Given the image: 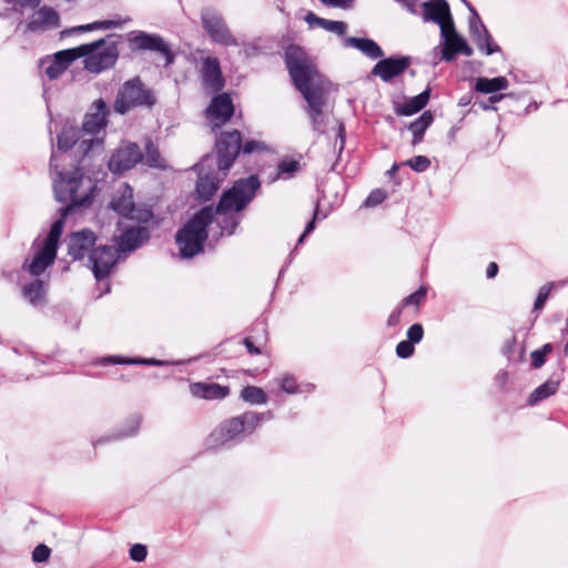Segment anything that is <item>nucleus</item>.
<instances>
[{
  "label": "nucleus",
  "mask_w": 568,
  "mask_h": 568,
  "mask_svg": "<svg viewBox=\"0 0 568 568\" xmlns=\"http://www.w3.org/2000/svg\"><path fill=\"white\" fill-rule=\"evenodd\" d=\"M261 183L256 175L237 180L223 192L215 209L205 206L194 214L175 236L180 255L191 258L203 251L209 226L213 223L220 229L217 235H232L241 222V212L255 197Z\"/></svg>",
  "instance_id": "obj_1"
},
{
  "label": "nucleus",
  "mask_w": 568,
  "mask_h": 568,
  "mask_svg": "<svg viewBox=\"0 0 568 568\" xmlns=\"http://www.w3.org/2000/svg\"><path fill=\"white\" fill-rule=\"evenodd\" d=\"M53 191L55 200L67 205L60 209V217L51 225L40 251L29 264H23V268L33 276L41 275L53 264L65 217L75 210L85 209L92 203L95 184L83 174L81 169L77 168L71 172L57 171V176L53 179Z\"/></svg>",
  "instance_id": "obj_2"
},
{
  "label": "nucleus",
  "mask_w": 568,
  "mask_h": 568,
  "mask_svg": "<svg viewBox=\"0 0 568 568\" xmlns=\"http://www.w3.org/2000/svg\"><path fill=\"white\" fill-rule=\"evenodd\" d=\"M285 64L295 88L306 101L305 111L314 132L324 133L327 125V116L324 112L326 106L324 78L318 73L304 49L296 44L286 48Z\"/></svg>",
  "instance_id": "obj_3"
},
{
  "label": "nucleus",
  "mask_w": 568,
  "mask_h": 568,
  "mask_svg": "<svg viewBox=\"0 0 568 568\" xmlns=\"http://www.w3.org/2000/svg\"><path fill=\"white\" fill-rule=\"evenodd\" d=\"M254 422L255 416L246 413L224 420L207 437V446L216 449L242 442L253 434Z\"/></svg>",
  "instance_id": "obj_4"
},
{
  "label": "nucleus",
  "mask_w": 568,
  "mask_h": 568,
  "mask_svg": "<svg viewBox=\"0 0 568 568\" xmlns=\"http://www.w3.org/2000/svg\"><path fill=\"white\" fill-rule=\"evenodd\" d=\"M108 114V105L102 99L97 100L85 114L81 128L83 139L79 145V151L83 155L102 150L103 142L101 139L97 138V135L104 130Z\"/></svg>",
  "instance_id": "obj_5"
},
{
  "label": "nucleus",
  "mask_w": 568,
  "mask_h": 568,
  "mask_svg": "<svg viewBox=\"0 0 568 568\" xmlns=\"http://www.w3.org/2000/svg\"><path fill=\"white\" fill-rule=\"evenodd\" d=\"M80 50L83 52L84 69L91 73L112 68L119 58L116 43L104 39L81 44Z\"/></svg>",
  "instance_id": "obj_6"
},
{
  "label": "nucleus",
  "mask_w": 568,
  "mask_h": 568,
  "mask_svg": "<svg viewBox=\"0 0 568 568\" xmlns=\"http://www.w3.org/2000/svg\"><path fill=\"white\" fill-rule=\"evenodd\" d=\"M155 103L153 92L145 88L139 78L131 79L120 88L115 101L114 111L125 114L138 106L151 108Z\"/></svg>",
  "instance_id": "obj_7"
},
{
  "label": "nucleus",
  "mask_w": 568,
  "mask_h": 568,
  "mask_svg": "<svg viewBox=\"0 0 568 568\" xmlns=\"http://www.w3.org/2000/svg\"><path fill=\"white\" fill-rule=\"evenodd\" d=\"M111 207L118 212L124 221L146 223L153 217L152 211L145 205H135L133 201V189L123 184L113 195Z\"/></svg>",
  "instance_id": "obj_8"
},
{
  "label": "nucleus",
  "mask_w": 568,
  "mask_h": 568,
  "mask_svg": "<svg viewBox=\"0 0 568 568\" xmlns=\"http://www.w3.org/2000/svg\"><path fill=\"white\" fill-rule=\"evenodd\" d=\"M201 21L210 39L225 47H237L239 41L231 32L223 16L213 8H204L201 12Z\"/></svg>",
  "instance_id": "obj_9"
},
{
  "label": "nucleus",
  "mask_w": 568,
  "mask_h": 568,
  "mask_svg": "<svg viewBox=\"0 0 568 568\" xmlns=\"http://www.w3.org/2000/svg\"><path fill=\"white\" fill-rule=\"evenodd\" d=\"M128 42L133 51H151L160 53L165 59V64L171 65L174 62V54L171 45L156 33L145 31H132L128 34Z\"/></svg>",
  "instance_id": "obj_10"
},
{
  "label": "nucleus",
  "mask_w": 568,
  "mask_h": 568,
  "mask_svg": "<svg viewBox=\"0 0 568 568\" xmlns=\"http://www.w3.org/2000/svg\"><path fill=\"white\" fill-rule=\"evenodd\" d=\"M241 133L237 130L225 132L216 141L217 168L223 176H226L235 158L241 151Z\"/></svg>",
  "instance_id": "obj_11"
},
{
  "label": "nucleus",
  "mask_w": 568,
  "mask_h": 568,
  "mask_svg": "<svg viewBox=\"0 0 568 568\" xmlns=\"http://www.w3.org/2000/svg\"><path fill=\"white\" fill-rule=\"evenodd\" d=\"M142 160L143 154L139 145L128 142L112 153L108 165L112 173L121 174L133 169Z\"/></svg>",
  "instance_id": "obj_12"
},
{
  "label": "nucleus",
  "mask_w": 568,
  "mask_h": 568,
  "mask_svg": "<svg viewBox=\"0 0 568 568\" xmlns=\"http://www.w3.org/2000/svg\"><path fill=\"white\" fill-rule=\"evenodd\" d=\"M119 250L112 245H99L90 254L92 272L98 281L109 276L111 268L115 265Z\"/></svg>",
  "instance_id": "obj_13"
},
{
  "label": "nucleus",
  "mask_w": 568,
  "mask_h": 568,
  "mask_svg": "<svg viewBox=\"0 0 568 568\" xmlns=\"http://www.w3.org/2000/svg\"><path fill=\"white\" fill-rule=\"evenodd\" d=\"M422 19L424 22H434L439 26L443 33L446 27L454 22L449 4L446 0H429L422 3Z\"/></svg>",
  "instance_id": "obj_14"
},
{
  "label": "nucleus",
  "mask_w": 568,
  "mask_h": 568,
  "mask_svg": "<svg viewBox=\"0 0 568 568\" xmlns=\"http://www.w3.org/2000/svg\"><path fill=\"white\" fill-rule=\"evenodd\" d=\"M213 158L205 156L197 165L199 180L196 182V192L199 197L206 201L217 191L220 182L223 180L222 173L217 170L216 174L204 173L205 168H210Z\"/></svg>",
  "instance_id": "obj_15"
},
{
  "label": "nucleus",
  "mask_w": 568,
  "mask_h": 568,
  "mask_svg": "<svg viewBox=\"0 0 568 568\" xmlns=\"http://www.w3.org/2000/svg\"><path fill=\"white\" fill-rule=\"evenodd\" d=\"M130 221H121L119 226L123 233L118 240V250L120 252H131L136 250L143 242L149 240V230L145 226H135L129 224Z\"/></svg>",
  "instance_id": "obj_16"
},
{
  "label": "nucleus",
  "mask_w": 568,
  "mask_h": 568,
  "mask_svg": "<svg viewBox=\"0 0 568 568\" xmlns=\"http://www.w3.org/2000/svg\"><path fill=\"white\" fill-rule=\"evenodd\" d=\"M97 236L88 230H81L70 235L68 242V254L73 260H82L85 256L90 257L91 252L95 248Z\"/></svg>",
  "instance_id": "obj_17"
},
{
  "label": "nucleus",
  "mask_w": 568,
  "mask_h": 568,
  "mask_svg": "<svg viewBox=\"0 0 568 568\" xmlns=\"http://www.w3.org/2000/svg\"><path fill=\"white\" fill-rule=\"evenodd\" d=\"M233 113L234 105L227 93L214 97L206 109V116L214 128L225 124Z\"/></svg>",
  "instance_id": "obj_18"
},
{
  "label": "nucleus",
  "mask_w": 568,
  "mask_h": 568,
  "mask_svg": "<svg viewBox=\"0 0 568 568\" xmlns=\"http://www.w3.org/2000/svg\"><path fill=\"white\" fill-rule=\"evenodd\" d=\"M473 16L469 19L470 36L480 51L487 55L499 52L500 48L493 44V39L474 8H470Z\"/></svg>",
  "instance_id": "obj_19"
},
{
  "label": "nucleus",
  "mask_w": 568,
  "mask_h": 568,
  "mask_svg": "<svg viewBox=\"0 0 568 568\" xmlns=\"http://www.w3.org/2000/svg\"><path fill=\"white\" fill-rule=\"evenodd\" d=\"M409 58H387L378 61L372 69V74L379 77L384 82H389L400 75L409 65Z\"/></svg>",
  "instance_id": "obj_20"
},
{
  "label": "nucleus",
  "mask_w": 568,
  "mask_h": 568,
  "mask_svg": "<svg viewBox=\"0 0 568 568\" xmlns=\"http://www.w3.org/2000/svg\"><path fill=\"white\" fill-rule=\"evenodd\" d=\"M201 78L204 88L210 92H217L224 87L220 63L216 58L207 57L203 61Z\"/></svg>",
  "instance_id": "obj_21"
},
{
  "label": "nucleus",
  "mask_w": 568,
  "mask_h": 568,
  "mask_svg": "<svg viewBox=\"0 0 568 568\" xmlns=\"http://www.w3.org/2000/svg\"><path fill=\"white\" fill-rule=\"evenodd\" d=\"M59 24V14L48 7H42L30 17L26 30L30 32L44 31L53 29Z\"/></svg>",
  "instance_id": "obj_22"
},
{
  "label": "nucleus",
  "mask_w": 568,
  "mask_h": 568,
  "mask_svg": "<svg viewBox=\"0 0 568 568\" xmlns=\"http://www.w3.org/2000/svg\"><path fill=\"white\" fill-rule=\"evenodd\" d=\"M440 37L443 39L442 58L445 61H452L459 53L465 39L457 33L454 22L446 27L445 33L440 31Z\"/></svg>",
  "instance_id": "obj_23"
},
{
  "label": "nucleus",
  "mask_w": 568,
  "mask_h": 568,
  "mask_svg": "<svg viewBox=\"0 0 568 568\" xmlns=\"http://www.w3.org/2000/svg\"><path fill=\"white\" fill-rule=\"evenodd\" d=\"M190 392L194 397L212 400L225 398L230 388L216 383L197 382L190 385Z\"/></svg>",
  "instance_id": "obj_24"
},
{
  "label": "nucleus",
  "mask_w": 568,
  "mask_h": 568,
  "mask_svg": "<svg viewBox=\"0 0 568 568\" xmlns=\"http://www.w3.org/2000/svg\"><path fill=\"white\" fill-rule=\"evenodd\" d=\"M344 47H351L359 50L369 59L376 60L384 57L382 48L372 39L347 37L343 40Z\"/></svg>",
  "instance_id": "obj_25"
},
{
  "label": "nucleus",
  "mask_w": 568,
  "mask_h": 568,
  "mask_svg": "<svg viewBox=\"0 0 568 568\" xmlns=\"http://www.w3.org/2000/svg\"><path fill=\"white\" fill-rule=\"evenodd\" d=\"M430 90L427 89L422 93L407 99L402 105L396 106L395 112L398 115H413L419 112L428 102Z\"/></svg>",
  "instance_id": "obj_26"
},
{
  "label": "nucleus",
  "mask_w": 568,
  "mask_h": 568,
  "mask_svg": "<svg viewBox=\"0 0 568 568\" xmlns=\"http://www.w3.org/2000/svg\"><path fill=\"white\" fill-rule=\"evenodd\" d=\"M47 285L41 280H34L22 287V295L33 306H39L45 302Z\"/></svg>",
  "instance_id": "obj_27"
},
{
  "label": "nucleus",
  "mask_w": 568,
  "mask_h": 568,
  "mask_svg": "<svg viewBox=\"0 0 568 568\" xmlns=\"http://www.w3.org/2000/svg\"><path fill=\"white\" fill-rule=\"evenodd\" d=\"M83 139V133L78 128H74L72 125L64 126L61 131V133L58 136V150L59 151H68L73 145L78 143V146L80 145V142Z\"/></svg>",
  "instance_id": "obj_28"
},
{
  "label": "nucleus",
  "mask_w": 568,
  "mask_h": 568,
  "mask_svg": "<svg viewBox=\"0 0 568 568\" xmlns=\"http://www.w3.org/2000/svg\"><path fill=\"white\" fill-rule=\"evenodd\" d=\"M101 364H130V365H150V366H165L169 362L155 358H141V357H121V356H106L100 361Z\"/></svg>",
  "instance_id": "obj_29"
},
{
  "label": "nucleus",
  "mask_w": 568,
  "mask_h": 568,
  "mask_svg": "<svg viewBox=\"0 0 568 568\" xmlns=\"http://www.w3.org/2000/svg\"><path fill=\"white\" fill-rule=\"evenodd\" d=\"M434 116L430 111H425L418 119L409 124V131L413 134V145L422 142L425 131L433 123Z\"/></svg>",
  "instance_id": "obj_30"
},
{
  "label": "nucleus",
  "mask_w": 568,
  "mask_h": 568,
  "mask_svg": "<svg viewBox=\"0 0 568 568\" xmlns=\"http://www.w3.org/2000/svg\"><path fill=\"white\" fill-rule=\"evenodd\" d=\"M508 88V80L504 77H497L493 79L478 78L475 84V89L481 93H495L500 90Z\"/></svg>",
  "instance_id": "obj_31"
},
{
  "label": "nucleus",
  "mask_w": 568,
  "mask_h": 568,
  "mask_svg": "<svg viewBox=\"0 0 568 568\" xmlns=\"http://www.w3.org/2000/svg\"><path fill=\"white\" fill-rule=\"evenodd\" d=\"M559 388V382L557 381H547L540 386H538L528 397V404L535 405L540 400L548 398L549 396L556 394Z\"/></svg>",
  "instance_id": "obj_32"
},
{
  "label": "nucleus",
  "mask_w": 568,
  "mask_h": 568,
  "mask_svg": "<svg viewBox=\"0 0 568 568\" xmlns=\"http://www.w3.org/2000/svg\"><path fill=\"white\" fill-rule=\"evenodd\" d=\"M241 398L252 405H263L267 403L265 392L257 386H245L241 392Z\"/></svg>",
  "instance_id": "obj_33"
},
{
  "label": "nucleus",
  "mask_w": 568,
  "mask_h": 568,
  "mask_svg": "<svg viewBox=\"0 0 568 568\" xmlns=\"http://www.w3.org/2000/svg\"><path fill=\"white\" fill-rule=\"evenodd\" d=\"M143 159L145 164L151 168L162 169L165 166L164 159L161 156L158 148L150 140L145 143V153Z\"/></svg>",
  "instance_id": "obj_34"
},
{
  "label": "nucleus",
  "mask_w": 568,
  "mask_h": 568,
  "mask_svg": "<svg viewBox=\"0 0 568 568\" xmlns=\"http://www.w3.org/2000/svg\"><path fill=\"white\" fill-rule=\"evenodd\" d=\"M300 162L293 159H284L277 164V172L273 180L276 179H291L298 170Z\"/></svg>",
  "instance_id": "obj_35"
},
{
  "label": "nucleus",
  "mask_w": 568,
  "mask_h": 568,
  "mask_svg": "<svg viewBox=\"0 0 568 568\" xmlns=\"http://www.w3.org/2000/svg\"><path fill=\"white\" fill-rule=\"evenodd\" d=\"M128 21H130L129 18H126L124 20L118 19V20L95 21L93 23L75 27V28L72 29V31H91V30H97V29L119 28V27H121L123 23H125Z\"/></svg>",
  "instance_id": "obj_36"
},
{
  "label": "nucleus",
  "mask_w": 568,
  "mask_h": 568,
  "mask_svg": "<svg viewBox=\"0 0 568 568\" xmlns=\"http://www.w3.org/2000/svg\"><path fill=\"white\" fill-rule=\"evenodd\" d=\"M82 54H83V52L80 50V45H79V47H75L72 49L59 51L54 54L53 58H54V60L60 62L62 65H64L65 69H68L69 65L71 64V62H73L78 58H82Z\"/></svg>",
  "instance_id": "obj_37"
},
{
  "label": "nucleus",
  "mask_w": 568,
  "mask_h": 568,
  "mask_svg": "<svg viewBox=\"0 0 568 568\" xmlns=\"http://www.w3.org/2000/svg\"><path fill=\"white\" fill-rule=\"evenodd\" d=\"M409 166L415 172H425L430 166V160L424 155H416L403 163Z\"/></svg>",
  "instance_id": "obj_38"
},
{
  "label": "nucleus",
  "mask_w": 568,
  "mask_h": 568,
  "mask_svg": "<svg viewBox=\"0 0 568 568\" xmlns=\"http://www.w3.org/2000/svg\"><path fill=\"white\" fill-rule=\"evenodd\" d=\"M45 63H48V65L44 68V73L51 80L59 78L67 70L65 67L54 60V58L52 60L42 62L43 65Z\"/></svg>",
  "instance_id": "obj_39"
},
{
  "label": "nucleus",
  "mask_w": 568,
  "mask_h": 568,
  "mask_svg": "<svg viewBox=\"0 0 568 568\" xmlns=\"http://www.w3.org/2000/svg\"><path fill=\"white\" fill-rule=\"evenodd\" d=\"M275 382L280 385L281 389L287 394H296L298 392L297 383L291 375L278 377Z\"/></svg>",
  "instance_id": "obj_40"
},
{
  "label": "nucleus",
  "mask_w": 568,
  "mask_h": 568,
  "mask_svg": "<svg viewBox=\"0 0 568 568\" xmlns=\"http://www.w3.org/2000/svg\"><path fill=\"white\" fill-rule=\"evenodd\" d=\"M51 549L44 545H38L32 551V560L34 562H47L50 558Z\"/></svg>",
  "instance_id": "obj_41"
},
{
  "label": "nucleus",
  "mask_w": 568,
  "mask_h": 568,
  "mask_svg": "<svg viewBox=\"0 0 568 568\" xmlns=\"http://www.w3.org/2000/svg\"><path fill=\"white\" fill-rule=\"evenodd\" d=\"M385 199H386L385 191H383L381 189H375L366 197L364 205L366 207H374V206L381 204Z\"/></svg>",
  "instance_id": "obj_42"
},
{
  "label": "nucleus",
  "mask_w": 568,
  "mask_h": 568,
  "mask_svg": "<svg viewBox=\"0 0 568 568\" xmlns=\"http://www.w3.org/2000/svg\"><path fill=\"white\" fill-rule=\"evenodd\" d=\"M551 288H552V283L546 284L540 287L537 298L534 304L535 311H539L544 307V305H545L546 301L548 300V296L551 292Z\"/></svg>",
  "instance_id": "obj_43"
},
{
  "label": "nucleus",
  "mask_w": 568,
  "mask_h": 568,
  "mask_svg": "<svg viewBox=\"0 0 568 568\" xmlns=\"http://www.w3.org/2000/svg\"><path fill=\"white\" fill-rule=\"evenodd\" d=\"M325 26H324V30L328 31V32H333V33H336L338 36H343L345 34L346 30H347V24L343 21H334V20H327L326 19V22H324Z\"/></svg>",
  "instance_id": "obj_44"
},
{
  "label": "nucleus",
  "mask_w": 568,
  "mask_h": 568,
  "mask_svg": "<svg viewBox=\"0 0 568 568\" xmlns=\"http://www.w3.org/2000/svg\"><path fill=\"white\" fill-rule=\"evenodd\" d=\"M414 344L409 341H402L396 346V355L400 358H408L414 354Z\"/></svg>",
  "instance_id": "obj_45"
},
{
  "label": "nucleus",
  "mask_w": 568,
  "mask_h": 568,
  "mask_svg": "<svg viewBox=\"0 0 568 568\" xmlns=\"http://www.w3.org/2000/svg\"><path fill=\"white\" fill-rule=\"evenodd\" d=\"M148 555L146 547L142 544H135L130 548V558L133 561L142 562L145 560Z\"/></svg>",
  "instance_id": "obj_46"
},
{
  "label": "nucleus",
  "mask_w": 568,
  "mask_h": 568,
  "mask_svg": "<svg viewBox=\"0 0 568 568\" xmlns=\"http://www.w3.org/2000/svg\"><path fill=\"white\" fill-rule=\"evenodd\" d=\"M424 329L420 324H413L407 331V341L417 344L423 339Z\"/></svg>",
  "instance_id": "obj_47"
},
{
  "label": "nucleus",
  "mask_w": 568,
  "mask_h": 568,
  "mask_svg": "<svg viewBox=\"0 0 568 568\" xmlns=\"http://www.w3.org/2000/svg\"><path fill=\"white\" fill-rule=\"evenodd\" d=\"M426 296V290L419 288L415 293L405 297L402 302V307L415 304L418 305Z\"/></svg>",
  "instance_id": "obj_48"
},
{
  "label": "nucleus",
  "mask_w": 568,
  "mask_h": 568,
  "mask_svg": "<svg viewBox=\"0 0 568 568\" xmlns=\"http://www.w3.org/2000/svg\"><path fill=\"white\" fill-rule=\"evenodd\" d=\"M305 22L308 24L311 29L313 28H324L326 19L317 17L314 12L310 11L306 13L304 18Z\"/></svg>",
  "instance_id": "obj_49"
},
{
  "label": "nucleus",
  "mask_w": 568,
  "mask_h": 568,
  "mask_svg": "<svg viewBox=\"0 0 568 568\" xmlns=\"http://www.w3.org/2000/svg\"><path fill=\"white\" fill-rule=\"evenodd\" d=\"M265 149L264 143L251 140L245 142L243 145L241 144V150L245 154H251L253 152L262 151Z\"/></svg>",
  "instance_id": "obj_50"
},
{
  "label": "nucleus",
  "mask_w": 568,
  "mask_h": 568,
  "mask_svg": "<svg viewBox=\"0 0 568 568\" xmlns=\"http://www.w3.org/2000/svg\"><path fill=\"white\" fill-rule=\"evenodd\" d=\"M246 414H252L255 416V422H254V430L257 428V426L260 425L261 422H264V420H271L273 419L274 415L271 410H267V412H264V413H256V412H252V410H248V412H245Z\"/></svg>",
  "instance_id": "obj_51"
},
{
  "label": "nucleus",
  "mask_w": 568,
  "mask_h": 568,
  "mask_svg": "<svg viewBox=\"0 0 568 568\" xmlns=\"http://www.w3.org/2000/svg\"><path fill=\"white\" fill-rule=\"evenodd\" d=\"M530 357L534 368H540L546 362V356L539 349L532 351Z\"/></svg>",
  "instance_id": "obj_52"
},
{
  "label": "nucleus",
  "mask_w": 568,
  "mask_h": 568,
  "mask_svg": "<svg viewBox=\"0 0 568 568\" xmlns=\"http://www.w3.org/2000/svg\"><path fill=\"white\" fill-rule=\"evenodd\" d=\"M323 4L328 7H336L342 9H348L353 6L354 0H320Z\"/></svg>",
  "instance_id": "obj_53"
},
{
  "label": "nucleus",
  "mask_w": 568,
  "mask_h": 568,
  "mask_svg": "<svg viewBox=\"0 0 568 568\" xmlns=\"http://www.w3.org/2000/svg\"><path fill=\"white\" fill-rule=\"evenodd\" d=\"M140 424H141L140 417L135 416V417L131 418L129 420L130 429L124 432V433H122L121 436H132V435H134L138 432V429L140 427Z\"/></svg>",
  "instance_id": "obj_54"
},
{
  "label": "nucleus",
  "mask_w": 568,
  "mask_h": 568,
  "mask_svg": "<svg viewBox=\"0 0 568 568\" xmlns=\"http://www.w3.org/2000/svg\"><path fill=\"white\" fill-rule=\"evenodd\" d=\"M402 306L394 310L390 315L387 318V325L388 326H396L398 325L402 316Z\"/></svg>",
  "instance_id": "obj_55"
},
{
  "label": "nucleus",
  "mask_w": 568,
  "mask_h": 568,
  "mask_svg": "<svg viewBox=\"0 0 568 568\" xmlns=\"http://www.w3.org/2000/svg\"><path fill=\"white\" fill-rule=\"evenodd\" d=\"M504 97H505L504 94H494V95L489 97V99H488V104H486V103H481V108H483L484 110L495 109V108L493 106V104H495V103H497V102L501 101V100L504 99Z\"/></svg>",
  "instance_id": "obj_56"
},
{
  "label": "nucleus",
  "mask_w": 568,
  "mask_h": 568,
  "mask_svg": "<svg viewBox=\"0 0 568 568\" xmlns=\"http://www.w3.org/2000/svg\"><path fill=\"white\" fill-rule=\"evenodd\" d=\"M315 217H316V212L314 213L313 220L307 223L303 234L300 236V239L297 241L298 244L303 243L304 239L314 230V227H315Z\"/></svg>",
  "instance_id": "obj_57"
},
{
  "label": "nucleus",
  "mask_w": 568,
  "mask_h": 568,
  "mask_svg": "<svg viewBox=\"0 0 568 568\" xmlns=\"http://www.w3.org/2000/svg\"><path fill=\"white\" fill-rule=\"evenodd\" d=\"M337 138L339 139L338 152L341 153L345 145V126L343 123H338Z\"/></svg>",
  "instance_id": "obj_58"
},
{
  "label": "nucleus",
  "mask_w": 568,
  "mask_h": 568,
  "mask_svg": "<svg viewBox=\"0 0 568 568\" xmlns=\"http://www.w3.org/2000/svg\"><path fill=\"white\" fill-rule=\"evenodd\" d=\"M244 345L246 346L250 354H261V348L254 345L251 337H246L244 339Z\"/></svg>",
  "instance_id": "obj_59"
},
{
  "label": "nucleus",
  "mask_w": 568,
  "mask_h": 568,
  "mask_svg": "<svg viewBox=\"0 0 568 568\" xmlns=\"http://www.w3.org/2000/svg\"><path fill=\"white\" fill-rule=\"evenodd\" d=\"M498 273V265L495 262H490L487 266L486 275L488 278H493Z\"/></svg>",
  "instance_id": "obj_60"
},
{
  "label": "nucleus",
  "mask_w": 568,
  "mask_h": 568,
  "mask_svg": "<svg viewBox=\"0 0 568 568\" xmlns=\"http://www.w3.org/2000/svg\"><path fill=\"white\" fill-rule=\"evenodd\" d=\"M459 53H462L466 57H470L473 54V49L468 45L466 40H464V45L460 47Z\"/></svg>",
  "instance_id": "obj_61"
},
{
  "label": "nucleus",
  "mask_w": 568,
  "mask_h": 568,
  "mask_svg": "<svg viewBox=\"0 0 568 568\" xmlns=\"http://www.w3.org/2000/svg\"><path fill=\"white\" fill-rule=\"evenodd\" d=\"M405 8L413 14H418V12L415 9V3L412 2V0H403Z\"/></svg>",
  "instance_id": "obj_62"
},
{
  "label": "nucleus",
  "mask_w": 568,
  "mask_h": 568,
  "mask_svg": "<svg viewBox=\"0 0 568 568\" xmlns=\"http://www.w3.org/2000/svg\"><path fill=\"white\" fill-rule=\"evenodd\" d=\"M545 356L552 352V345L550 343L545 344L541 348H538Z\"/></svg>",
  "instance_id": "obj_63"
},
{
  "label": "nucleus",
  "mask_w": 568,
  "mask_h": 568,
  "mask_svg": "<svg viewBox=\"0 0 568 568\" xmlns=\"http://www.w3.org/2000/svg\"><path fill=\"white\" fill-rule=\"evenodd\" d=\"M57 154L53 152L52 153V156H51V161H50V166L51 169L53 170H57L58 169V164H57Z\"/></svg>",
  "instance_id": "obj_64"
}]
</instances>
